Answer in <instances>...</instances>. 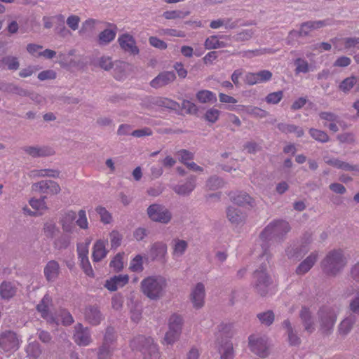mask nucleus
<instances>
[{
  "instance_id": "1",
  "label": "nucleus",
  "mask_w": 359,
  "mask_h": 359,
  "mask_svg": "<svg viewBox=\"0 0 359 359\" xmlns=\"http://www.w3.org/2000/svg\"><path fill=\"white\" fill-rule=\"evenodd\" d=\"M167 280L161 276H149L141 282L142 293L151 300H157L165 294Z\"/></svg>"
},
{
  "instance_id": "2",
  "label": "nucleus",
  "mask_w": 359,
  "mask_h": 359,
  "mask_svg": "<svg viewBox=\"0 0 359 359\" xmlns=\"http://www.w3.org/2000/svg\"><path fill=\"white\" fill-rule=\"evenodd\" d=\"M346 262L341 250L329 252L322 262L323 270L330 274H335L344 268Z\"/></svg>"
},
{
  "instance_id": "3",
  "label": "nucleus",
  "mask_w": 359,
  "mask_h": 359,
  "mask_svg": "<svg viewBox=\"0 0 359 359\" xmlns=\"http://www.w3.org/2000/svg\"><path fill=\"white\" fill-rule=\"evenodd\" d=\"M290 230V225L285 221H276L270 223L260 234L262 241H266L274 237H279Z\"/></svg>"
},
{
  "instance_id": "4",
  "label": "nucleus",
  "mask_w": 359,
  "mask_h": 359,
  "mask_svg": "<svg viewBox=\"0 0 359 359\" xmlns=\"http://www.w3.org/2000/svg\"><path fill=\"white\" fill-rule=\"evenodd\" d=\"M89 244L90 242L81 243L77 245V254L80 266L86 276L90 278L95 276V273L89 261Z\"/></svg>"
},
{
  "instance_id": "5",
  "label": "nucleus",
  "mask_w": 359,
  "mask_h": 359,
  "mask_svg": "<svg viewBox=\"0 0 359 359\" xmlns=\"http://www.w3.org/2000/svg\"><path fill=\"white\" fill-rule=\"evenodd\" d=\"M254 279L255 288L261 295H266L272 290L273 284L266 272V269L262 268L256 271Z\"/></svg>"
},
{
  "instance_id": "6",
  "label": "nucleus",
  "mask_w": 359,
  "mask_h": 359,
  "mask_svg": "<svg viewBox=\"0 0 359 359\" xmlns=\"http://www.w3.org/2000/svg\"><path fill=\"white\" fill-rule=\"evenodd\" d=\"M149 217L157 222L168 224L172 218L171 212L164 206L158 204H153L147 209Z\"/></svg>"
},
{
  "instance_id": "7",
  "label": "nucleus",
  "mask_w": 359,
  "mask_h": 359,
  "mask_svg": "<svg viewBox=\"0 0 359 359\" xmlns=\"http://www.w3.org/2000/svg\"><path fill=\"white\" fill-rule=\"evenodd\" d=\"M108 245V240L104 238H98L94 242L91 252V258L94 263H99L107 257L109 252Z\"/></svg>"
},
{
  "instance_id": "8",
  "label": "nucleus",
  "mask_w": 359,
  "mask_h": 359,
  "mask_svg": "<svg viewBox=\"0 0 359 359\" xmlns=\"http://www.w3.org/2000/svg\"><path fill=\"white\" fill-rule=\"evenodd\" d=\"M20 341L16 334L11 331L0 334V347L5 352H14L18 348Z\"/></svg>"
},
{
  "instance_id": "9",
  "label": "nucleus",
  "mask_w": 359,
  "mask_h": 359,
  "mask_svg": "<svg viewBox=\"0 0 359 359\" xmlns=\"http://www.w3.org/2000/svg\"><path fill=\"white\" fill-rule=\"evenodd\" d=\"M249 347L252 352L259 356L267 355L266 339L258 334H252L249 337Z\"/></svg>"
},
{
  "instance_id": "10",
  "label": "nucleus",
  "mask_w": 359,
  "mask_h": 359,
  "mask_svg": "<svg viewBox=\"0 0 359 359\" xmlns=\"http://www.w3.org/2000/svg\"><path fill=\"white\" fill-rule=\"evenodd\" d=\"M32 188L34 191H39L48 195H55L60 191L59 184L51 180H43L34 183L32 184Z\"/></svg>"
},
{
  "instance_id": "11",
  "label": "nucleus",
  "mask_w": 359,
  "mask_h": 359,
  "mask_svg": "<svg viewBox=\"0 0 359 359\" xmlns=\"http://www.w3.org/2000/svg\"><path fill=\"white\" fill-rule=\"evenodd\" d=\"M205 286L201 283H198L192 287L190 293V300L195 309H201L205 303Z\"/></svg>"
},
{
  "instance_id": "12",
  "label": "nucleus",
  "mask_w": 359,
  "mask_h": 359,
  "mask_svg": "<svg viewBox=\"0 0 359 359\" xmlns=\"http://www.w3.org/2000/svg\"><path fill=\"white\" fill-rule=\"evenodd\" d=\"M128 281L129 276L126 274L114 275L105 280L104 287L110 292H114L124 287Z\"/></svg>"
},
{
  "instance_id": "13",
  "label": "nucleus",
  "mask_w": 359,
  "mask_h": 359,
  "mask_svg": "<svg viewBox=\"0 0 359 359\" xmlns=\"http://www.w3.org/2000/svg\"><path fill=\"white\" fill-rule=\"evenodd\" d=\"M118 41L121 48L125 52L134 55L139 53V48L136 45L135 40L133 36L128 34H123L119 36Z\"/></svg>"
},
{
  "instance_id": "14",
  "label": "nucleus",
  "mask_w": 359,
  "mask_h": 359,
  "mask_svg": "<svg viewBox=\"0 0 359 359\" xmlns=\"http://www.w3.org/2000/svg\"><path fill=\"white\" fill-rule=\"evenodd\" d=\"M320 318V329L323 332L330 330L336 321L337 316L331 311L321 310L319 312Z\"/></svg>"
},
{
  "instance_id": "15",
  "label": "nucleus",
  "mask_w": 359,
  "mask_h": 359,
  "mask_svg": "<svg viewBox=\"0 0 359 359\" xmlns=\"http://www.w3.org/2000/svg\"><path fill=\"white\" fill-rule=\"evenodd\" d=\"M167 245L163 242H156L149 248L148 256L152 260H163L167 255Z\"/></svg>"
},
{
  "instance_id": "16",
  "label": "nucleus",
  "mask_w": 359,
  "mask_h": 359,
  "mask_svg": "<svg viewBox=\"0 0 359 359\" xmlns=\"http://www.w3.org/2000/svg\"><path fill=\"white\" fill-rule=\"evenodd\" d=\"M76 218V213L73 210H68L65 212L61 219L60 224L62 229L65 232L72 233L75 230L74 221Z\"/></svg>"
},
{
  "instance_id": "17",
  "label": "nucleus",
  "mask_w": 359,
  "mask_h": 359,
  "mask_svg": "<svg viewBox=\"0 0 359 359\" xmlns=\"http://www.w3.org/2000/svg\"><path fill=\"white\" fill-rule=\"evenodd\" d=\"M217 348L220 354L221 359H233V344L229 340L226 339L218 340L217 342Z\"/></svg>"
},
{
  "instance_id": "18",
  "label": "nucleus",
  "mask_w": 359,
  "mask_h": 359,
  "mask_svg": "<svg viewBox=\"0 0 359 359\" xmlns=\"http://www.w3.org/2000/svg\"><path fill=\"white\" fill-rule=\"evenodd\" d=\"M60 271V265L54 260L49 261L43 269L44 276L48 282L55 281L57 278Z\"/></svg>"
},
{
  "instance_id": "19",
  "label": "nucleus",
  "mask_w": 359,
  "mask_h": 359,
  "mask_svg": "<svg viewBox=\"0 0 359 359\" xmlns=\"http://www.w3.org/2000/svg\"><path fill=\"white\" fill-rule=\"evenodd\" d=\"M75 342L80 346H87L90 342V335L87 329H84L81 324L75 327L74 335Z\"/></svg>"
},
{
  "instance_id": "20",
  "label": "nucleus",
  "mask_w": 359,
  "mask_h": 359,
  "mask_svg": "<svg viewBox=\"0 0 359 359\" xmlns=\"http://www.w3.org/2000/svg\"><path fill=\"white\" fill-rule=\"evenodd\" d=\"M176 76L172 72H165L158 75L151 81V85L154 88H160L168 85L175 81Z\"/></svg>"
},
{
  "instance_id": "21",
  "label": "nucleus",
  "mask_w": 359,
  "mask_h": 359,
  "mask_svg": "<svg viewBox=\"0 0 359 359\" xmlns=\"http://www.w3.org/2000/svg\"><path fill=\"white\" fill-rule=\"evenodd\" d=\"M146 341V344L142 349L144 359H159V351L154 340L152 339H147Z\"/></svg>"
},
{
  "instance_id": "22",
  "label": "nucleus",
  "mask_w": 359,
  "mask_h": 359,
  "mask_svg": "<svg viewBox=\"0 0 359 359\" xmlns=\"http://www.w3.org/2000/svg\"><path fill=\"white\" fill-rule=\"evenodd\" d=\"M112 69L116 79L122 80L129 74L131 67L125 62L116 61L114 63Z\"/></svg>"
},
{
  "instance_id": "23",
  "label": "nucleus",
  "mask_w": 359,
  "mask_h": 359,
  "mask_svg": "<svg viewBox=\"0 0 359 359\" xmlns=\"http://www.w3.org/2000/svg\"><path fill=\"white\" fill-rule=\"evenodd\" d=\"M177 156L179 157V160L186 164L187 167L194 171H201L202 168L197 165L195 163L191 162L189 163V161H191L193 158V154L190 151L182 149L177 152Z\"/></svg>"
},
{
  "instance_id": "24",
  "label": "nucleus",
  "mask_w": 359,
  "mask_h": 359,
  "mask_svg": "<svg viewBox=\"0 0 359 359\" xmlns=\"http://www.w3.org/2000/svg\"><path fill=\"white\" fill-rule=\"evenodd\" d=\"M117 28L115 25H111L110 28L105 29L99 34V43L106 45L112 41L116 35Z\"/></svg>"
},
{
  "instance_id": "25",
  "label": "nucleus",
  "mask_w": 359,
  "mask_h": 359,
  "mask_svg": "<svg viewBox=\"0 0 359 359\" xmlns=\"http://www.w3.org/2000/svg\"><path fill=\"white\" fill-rule=\"evenodd\" d=\"M50 302V297L48 295H45L41 303L37 305V310L41 313V317L48 322H50L53 318V316L48 312Z\"/></svg>"
},
{
  "instance_id": "26",
  "label": "nucleus",
  "mask_w": 359,
  "mask_h": 359,
  "mask_svg": "<svg viewBox=\"0 0 359 359\" xmlns=\"http://www.w3.org/2000/svg\"><path fill=\"white\" fill-rule=\"evenodd\" d=\"M188 243L186 241L176 238L172 241V256L177 259L181 257L186 252Z\"/></svg>"
},
{
  "instance_id": "27",
  "label": "nucleus",
  "mask_w": 359,
  "mask_h": 359,
  "mask_svg": "<svg viewBox=\"0 0 359 359\" xmlns=\"http://www.w3.org/2000/svg\"><path fill=\"white\" fill-rule=\"evenodd\" d=\"M16 291V287L12 283L3 282L0 285V296L2 299H9L12 298L15 294Z\"/></svg>"
},
{
  "instance_id": "28",
  "label": "nucleus",
  "mask_w": 359,
  "mask_h": 359,
  "mask_svg": "<svg viewBox=\"0 0 359 359\" xmlns=\"http://www.w3.org/2000/svg\"><path fill=\"white\" fill-rule=\"evenodd\" d=\"M317 257V254H311L299 265L296 271L297 273L298 274H304L308 272L316 262Z\"/></svg>"
},
{
  "instance_id": "29",
  "label": "nucleus",
  "mask_w": 359,
  "mask_h": 359,
  "mask_svg": "<svg viewBox=\"0 0 359 359\" xmlns=\"http://www.w3.org/2000/svg\"><path fill=\"white\" fill-rule=\"evenodd\" d=\"M226 215L229 220L234 224H239L245 219V215L240 210L234 207H229Z\"/></svg>"
},
{
  "instance_id": "30",
  "label": "nucleus",
  "mask_w": 359,
  "mask_h": 359,
  "mask_svg": "<svg viewBox=\"0 0 359 359\" xmlns=\"http://www.w3.org/2000/svg\"><path fill=\"white\" fill-rule=\"evenodd\" d=\"M300 317L303 322L305 330L309 333L313 332L315 330V326L311 316L310 311L307 309L303 308L300 313Z\"/></svg>"
},
{
  "instance_id": "31",
  "label": "nucleus",
  "mask_w": 359,
  "mask_h": 359,
  "mask_svg": "<svg viewBox=\"0 0 359 359\" xmlns=\"http://www.w3.org/2000/svg\"><path fill=\"white\" fill-rule=\"evenodd\" d=\"M195 188V180L191 179L183 184L177 185L174 191L179 195H189Z\"/></svg>"
},
{
  "instance_id": "32",
  "label": "nucleus",
  "mask_w": 359,
  "mask_h": 359,
  "mask_svg": "<svg viewBox=\"0 0 359 359\" xmlns=\"http://www.w3.org/2000/svg\"><path fill=\"white\" fill-rule=\"evenodd\" d=\"M326 25L325 21L307 22L304 23L299 29V34L306 35L311 30L320 28Z\"/></svg>"
},
{
  "instance_id": "33",
  "label": "nucleus",
  "mask_w": 359,
  "mask_h": 359,
  "mask_svg": "<svg viewBox=\"0 0 359 359\" xmlns=\"http://www.w3.org/2000/svg\"><path fill=\"white\" fill-rule=\"evenodd\" d=\"M327 163L344 170H350L355 172H359V165H352L347 163L341 161L338 159H330L326 161Z\"/></svg>"
},
{
  "instance_id": "34",
  "label": "nucleus",
  "mask_w": 359,
  "mask_h": 359,
  "mask_svg": "<svg viewBox=\"0 0 359 359\" xmlns=\"http://www.w3.org/2000/svg\"><path fill=\"white\" fill-rule=\"evenodd\" d=\"M197 100L201 103H214L217 101L215 93L208 90H201L196 93Z\"/></svg>"
},
{
  "instance_id": "35",
  "label": "nucleus",
  "mask_w": 359,
  "mask_h": 359,
  "mask_svg": "<svg viewBox=\"0 0 359 359\" xmlns=\"http://www.w3.org/2000/svg\"><path fill=\"white\" fill-rule=\"evenodd\" d=\"M168 329L182 332L183 318L181 316L174 313L168 319Z\"/></svg>"
},
{
  "instance_id": "36",
  "label": "nucleus",
  "mask_w": 359,
  "mask_h": 359,
  "mask_svg": "<svg viewBox=\"0 0 359 359\" xmlns=\"http://www.w3.org/2000/svg\"><path fill=\"white\" fill-rule=\"evenodd\" d=\"M85 315L86 320L93 325L98 324L102 319L100 311L95 307L87 309Z\"/></svg>"
},
{
  "instance_id": "37",
  "label": "nucleus",
  "mask_w": 359,
  "mask_h": 359,
  "mask_svg": "<svg viewBox=\"0 0 359 359\" xmlns=\"http://www.w3.org/2000/svg\"><path fill=\"white\" fill-rule=\"evenodd\" d=\"M212 29H219L224 27L225 29H233L236 26L235 22L231 21L229 18H222L212 20L210 25Z\"/></svg>"
},
{
  "instance_id": "38",
  "label": "nucleus",
  "mask_w": 359,
  "mask_h": 359,
  "mask_svg": "<svg viewBox=\"0 0 359 359\" xmlns=\"http://www.w3.org/2000/svg\"><path fill=\"white\" fill-rule=\"evenodd\" d=\"M124 254L117 253L109 262V267L115 272H119L124 268Z\"/></svg>"
},
{
  "instance_id": "39",
  "label": "nucleus",
  "mask_w": 359,
  "mask_h": 359,
  "mask_svg": "<svg viewBox=\"0 0 359 359\" xmlns=\"http://www.w3.org/2000/svg\"><path fill=\"white\" fill-rule=\"evenodd\" d=\"M320 116L322 119L330 122L329 124H327L326 123H324L325 126H328L330 130L333 132H337L338 130V127L336 124V123H338L337 117L334 114L328 112H323L320 114Z\"/></svg>"
},
{
  "instance_id": "40",
  "label": "nucleus",
  "mask_w": 359,
  "mask_h": 359,
  "mask_svg": "<svg viewBox=\"0 0 359 359\" xmlns=\"http://www.w3.org/2000/svg\"><path fill=\"white\" fill-rule=\"evenodd\" d=\"M232 201L238 205H245L246 204L250 205L252 203L251 197L246 193H237L233 194L231 196Z\"/></svg>"
},
{
  "instance_id": "41",
  "label": "nucleus",
  "mask_w": 359,
  "mask_h": 359,
  "mask_svg": "<svg viewBox=\"0 0 359 359\" xmlns=\"http://www.w3.org/2000/svg\"><path fill=\"white\" fill-rule=\"evenodd\" d=\"M50 322H55L57 324L61 323L63 325H69L73 322V318L69 312L62 310L55 318H52Z\"/></svg>"
},
{
  "instance_id": "42",
  "label": "nucleus",
  "mask_w": 359,
  "mask_h": 359,
  "mask_svg": "<svg viewBox=\"0 0 359 359\" xmlns=\"http://www.w3.org/2000/svg\"><path fill=\"white\" fill-rule=\"evenodd\" d=\"M43 22L44 27L50 29L55 24H63L65 22V16L62 14H58L51 17H43Z\"/></svg>"
},
{
  "instance_id": "43",
  "label": "nucleus",
  "mask_w": 359,
  "mask_h": 359,
  "mask_svg": "<svg viewBox=\"0 0 359 359\" xmlns=\"http://www.w3.org/2000/svg\"><path fill=\"white\" fill-rule=\"evenodd\" d=\"M76 224L81 229L86 230L89 227L86 212L83 209L79 210L75 219Z\"/></svg>"
},
{
  "instance_id": "44",
  "label": "nucleus",
  "mask_w": 359,
  "mask_h": 359,
  "mask_svg": "<svg viewBox=\"0 0 359 359\" xmlns=\"http://www.w3.org/2000/svg\"><path fill=\"white\" fill-rule=\"evenodd\" d=\"M357 82L358 79L355 76L348 77L341 82L339 88L344 93H347L353 88Z\"/></svg>"
},
{
  "instance_id": "45",
  "label": "nucleus",
  "mask_w": 359,
  "mask_h": 359,
  "mask_svg": "<svg viewBox=\"0 0 359 359\" xmlns=\"http://www.w3.org/2000/svg\"><path fill=\"white\" fill-rule=\"evenodd\" d=\"M29 205L34 209L39 215L43 214L47 210V205L44 198H31L29 200Z\"/></svg>"
},
{
  "instance_id": "46",
  "label": "nucleus",
  "mask_w": 359,
  "mask_h": 359,
  "mask_svg": "<svg viewBox=\"0 0 359 359\" xmlns=\"http://www.w3.org/2000/svg\"><path fill=\"white\" fill-rule=\"evenodd\" d=\"M25 151L33 157L44 156L50 154V151L44 147H28Z\"/></svg>"
},
{
  "instance_id": "47",
  "label": "nucleus",
  "mask_w": 359,
  "mask_h": 359,
  "mask_svg": "<svg viewBox=\"0 0 359 359\" xmlns=\"http://www.w3.org/2000/svg\"><path fill=\"white\" fill-rule=\"evenodd\" d=\"M189 15V11H182L178 10L167 11L163 13V18L166 20L182 19Z\"/></svg>"
},
{
  "instance_id": "48",
  "label": "nucleus",
  "mask_w": 359,
  "mask_h": 359,
  "mask_svg": "<svg viewBox=\"0 0 359 359\" xmlns=\"http://www.w3.org/2000/svg\"><path fill=\"white\" fill-rule=\"evenodd\" d=\"M110 246L112 249H116L121 245L123 236L117 230H112L109 233Z\"/></svg>"
},
{
  "instance_id": "49",
  "label": "nucleus",
  "mask_w": 359,
  "mask_h": 359,
  "mask_svg": "<svg viewBox=\"0 0 359 359\" xmlns=\"http://www.w3.org/2000/svg\"><path fill=\"white\" fill-rule=\"evenodd\" d=\"M205 46L207 49H216L225 46L223 41H220L217 36H211L205 41Z\"/></svg>"
},
{
  "instance_id": "50",
  "label": "nucleus",
  "mask_w": 359,
  "mask_h": 359,
  "mask_svg": "<svg viewBox=\"0 0 359 359\" xmlns=\"http://www.w3.org/2000/svg\"><path fill=\"white\" fill-rule=\"evenodd\" d=\"M181 332H179L178 331L172 330L168 329V330L166 332L164 339H163V344H172L175 341H177L180 337Z\"/></svg>"
},
{
  "instance_id": "51",
  "label": "nucleus",
  "mask_w": 359,
  "mask_h": 359,
  "mask_svg": "<svg viewBox=\"0 0 359 359\" xmlns=\"http://www.w3.org/2000/svg\"><path fill=\"white\" fill-rule=\"evenodd\" d=\"M355 322V317L353 316H350L345 318L339 325V332L342 334L348 333L353 325Z\"/></svg>"
},
{
  "instance_id": "52",
  "label": "nucleus",
  "mask_w": 359,
  "mask_h": 359,
  "mask_svg": "<svg viewBox=\"0 0 359 359\" xmlns=\"http://www.w3.org/2000/svg\"><path fill=\"white\" fill-rule=\"evenodd\" d=\"M96 212L100 217V220L104 224H110L112 221L111 215L107 209L102 206H98L95 209Z\"/></svg>"
},
{
  "instance_id": "53",
  "label": "nucleus",
  "mask_w": 359,
  "mask_h": 359,
  "mask_svg": "<svg viewBox=\"0 0 359 359\" xmlns=\"http://www.w3.org/2000/svg\"><path fill=\"white\" fill-rule=\"evenodd\" d=\"M130 269L134 272H140L143 270V258L141 255H136L131 260Z\"/></svg>"
},
{
  "instance_id": "54",
  "label": "nucleus",
  "mask_w": 359,
  "mask_h": 359,
  "mask_svg": "<svg viewBox=\"0 0 359 359\" xmlns=\"http://www.w3.org/2000/svg\"><path fill=\"white\" fill-rule=\"evenodd\" d=\"M221 112L219 110L215 108H210L208 109L205 114V118L207 121L210 123H215L220 115Z\"/></svg>"
},
{
  "instance_id": "55",
  "label": "nucleus",
  "mask_w": 359,
  "mask_h": 359,
  "mask_svg": "<svg viewBox=\"0 0 359 359\" xmlns=\"http://www.w3.org/2000/svg\"><path fill=\"white\" fill-rule=\"evenodd\" d=\"M283 93L281 90L269 93L265 98L268 104H278L283 98Z\"/></svg>"
},
{
  "instance_id": "56",
  "label": "nucleus",
  "mask_w": 359,
  "mask_h": 359,
  "mask_svg": "<svg viewBox=\"0 0 359 359\" xmlns=\"http://www.w3.org/2000/svg\"><path fill=\"white\" fill-rule=\"evenodd\" d=\"M257 317L260 322L266 325H271L274 320V315L273 312L270 311L261 313L258 314Z\"/></svg>"
},
{
  "instance_id": "57",
  "label": "nucleus",
  "mask_w": 359,
  "mask_h": 359,
  "mask_svg": "<svg viewBox=\"0 0 359 359\" xmlns=\"http://www.w3.org/2000/svg\"><path fill=\"white\" fill-rule=\"evenodd\" d=\"M294 65H296V73H306L309 71V66L307 62L304 59L298 58L294 61Z\"/></svg>"
},
{
  "instance_id": "58",
  "label": "nucleus",
  "mask_w": 359,
  "mask_h": 359,
  "mask_svg": "<svg viewBox=\"0 0 359 359\" xmlns=\"http://www.w3.org/2000/svg\"><path fill=\"white\" fill-rule=\"evenodd\" d=\"M81 19L76 15H70L66 20L67 26L72 30L76 31L79 28Z\"/></svg>"
},
{
  "instance_id": "59",
  "label": "nucleus",
  "mask_w": 359,
  "mask_h": 359,
  "mask_svg": "<svg viewBox=\"0 0 359 359\" xmlns=\"http://www.w3.org/2000/svg\"><path fill=\"white\" fill-rule=\"evenodd\" d=\"M310 135L311 137L315 139L317 141L321 142H326L328 141V136L327 135L319 130L316 129H311L310 130Z\"/></svg>"
},
{
  "instance_id": "60",
  "label": "nucleus",
  "mask_w": 359,
  "mask_h": 359,
  "mask_svg": "<svg viewBox=\"0 0 359 359\" xmlns=\"http://www.w3.org/2000/svg\"><path fill=\"white\" fill-rule=\"evenodd\" d=\"M283 326L287 329L288 332V339L290 344L296 345L299 344V338L297 336L293 334L290 323L288 320H285L283 323Z\"/></svg>"
},
{
  "instance_id": "61",
  "label": "nucleus",
  "mask_w": 359,
  "mask_h": 359,
  "mask_svg": "<svg viewBox=\"0 0 359 359\" xmlns=\"http://www.w3.org/2000/svg\"><path fill=\"white\" fill-rule=\"evenodd\" d=\"M26 351L28 356L33 358H38L41 354V350L37 344H29Z\"/></svg>"
},
{
  "instance_id": "62",
  "label": "nucleus",
  "mask_w": 359,
  "mask_h": 359,
  "mask_svg": "<svg viewBox=\"0 0 359 359\" xmlns=\"http://www.w3.org/2000/svg\"><path fill=\"white\" fill-rule=\"evenodd\" d=\"M3 62L11 70H16L19 67V62L15 57L8 56L4 58Z\"/></svg>"
},
{
  "instance_id": "63",
  "label": "nucleus",
  "mask_w": 359,
  "mask_h": 359,
  "mask_svg": "<svg viewBox=\"0 0 359 359\" xmlns=\"http://www.w3.org/2000/svg\"><path fill=\"white\" fill-rule=\"evenodd\" d=\"M34 175L38 177H51L56 178L59 177L60 172L57 170L43 169L36 171Z\"/></svg>"
},
{
  "instance_id": "64",
  "label": "nucleus",
  "mask_w": 359,
  "mask_h": 359,
  "mask_svg": "<svg viewBox=\"0 0 359 359\" xmlns=\"http://www.w3.org/2000/svg\"><path fill=\"white\" fill-rule=\"evenodd\" d=\"M96 25V21L93 19H88L82 23L79 34H83L87 32L92 31Z\"/></svg>"
}]
</instances>
